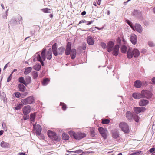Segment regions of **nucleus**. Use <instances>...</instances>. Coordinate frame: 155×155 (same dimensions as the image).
Here are the masks:
<instances>
[{
	"label": "nucleus",
	"mask_w": 155,
	"mask_h": 155,
	"mask_svg": "<svg viewBox=\"0 0 155 155\" xmlns=\"http://www.w3.org/2000/svg\"><path fill=\"white\" fill-rule=\"evenodd\" d=\"M18 87L19 88V90L21 91L24 92L25 90L26 87L24 85L22 84H19Z\"/></svg>",
	"instance_id": "obj_22"
},
{
	"label": "nucleus",
	"mask_w": 155,
	"mask_h": 155,
	"mask_svg": "<svg viewBox=\"0 0 155 155\" xmlns=\"http://www.w3.org/2000/svg\"><path fill=\"white\" fill-rule=\"evenodd\" d=\"M1 147L5 148H8L9 147V144L8 143L4 141H2L0 144Z\"/></svg>",
	"instance_id": "obj_20"
},
{
	"label": "nucleus",
	"mask_w": 155,
	"mask_h": 155,
	"mask_svg": "<svg viewBox=\"0 0 155 155\" xmlns=\"http://www.w3.org/2000/svg\"><path fill=\"white\" fill-rule=\"evenodd\" d=\"M48 137L53 140L59 141L60 140V137L59 136L57 135L56 133L53 131L49 130L48 131Z\"/></svg>",
	"instance_id": "obj_5"
},
{
	"label": "nucleus",
	"mask_w": 155,
	"mask_h": 155,
	"mask_svg": "<svg viewBox=\"0 0 155 155\" xmlns=\"http://www.w3.org/2000/svg\"><path fill=\"white\" fill-rule=\"evenodd\" d=\"M97 0V3L99 5H100V2H101V0Z\"/></svg>",
	"instance_id": "obj_62"
},
{
	"label": "nucleus",
	"mask_w": 155,
	"mask_h": 155,
	"mask_svg": "<svg viewBox=\"0 0 155 155\" xmlns=\"http://www.w3.org/2000/svg\"><path fill=\"white\" fill-rule=\"evenodd\" d=\"M21 101L24 105L31 104L34 103L35 99L33 96H30L26 98L21 99Z\"/></svg>",
	"instance_id": "obj_6"
},
{
	"label": "nucleus",
	"mask_w": 155,
	"mask_h": 155,
	"mask_svg": "<svg viewBox=\"0 0 155 155\" xmlns=\"http://www.w3.org/2000/svg\"><path fill=\"white\" fill-rule=\"evenodd\" d=\"M130 26V27L134 30V27L133 25H132V24L131 23V24H129V25Z\"/></svg>",
	"instance_id": "obj_56"
},
{
	"label": "nucleus",
	"mask_w": 155,
	"mask_h": 155,
	"mask_svg": "<svg viewBox=\"0 0 155 155\" xmlns=\"http://www.w3.org/2000/svg\"><path fill=\"white\" fill-rule=\"evenodd\" d=\"M50 80L48 78L44 79L42 81V84L43 86H46L49 82Z\"/></svg>",
	"instance_id": "obj_27"
},
{
	"label": "nucleus",
	"mask_w": 155,
	"mask_h": 155,
	"mask_svg": "<svg viewBox=\"0 0 155 155\" xmlns=\"http://www.w3.org/2000/svg\"><path fill=\"white\" fill-rule=\"evenodd\" d=\"M9 63H7L5 65V66L4 67V70H5V69H6L7 67V65L8 64H9Z\"/></svg>",
	"instance_id": "obj_59"
},
{
	"label": "nucleus",
	"mask_w": 155,
	"mask_h": 155,
	"mask_svg": "<svg viewBox=\"0 0 155 155\" xmlns=\"http://www.w3.org/2000/svg\"><path fill=\"white\" fill-rule=\"evenodd\" d=\"M98 130L104 139H106L107 138L108 133L107 129L100 127L98 128Z\"/></svg>",
	"instance_id": "obj_9"
},
{
	"label": "nucleus",
	"mask_w": 155,
	"mask_h": 155,
	"mask_svg": "<svg viewBox=\"0 0 155 155\" xmlns=\"http://www.w3.org/2000/svg\"><path fill=\"white\" fill-rule=\"evenodd\" d=\"M119 127L121 130L125 133H128L129 130L128 125L125 122H122L119 124Z\"/></svg>",
	"instance_id": "obj_8"
},
{
	"label": "nucleus",
	"mask_w": 155,
	"mask_h": 155,
	"mask_svg": "<svg viewBox=\"0 0 155 155\" xmlns=\"http://www.w3.org/2000/svg\"><path fill=\"white\" fill-rule=\"evenodd\" d=\"M19 155H25V153L21 152L19 153Z\"/></svg>",
	"instance_id": "obj_61"
},
{
	"label": "nucleus",
	"mask_w": 155,
	"mask_h": 155,
	"mask_svg": "<svg viewBox=\"0 0 155 155\" xmlns=\"http://www.w3.org/2000/svg\"><path fill=\"white\" fill-rule=\"evenodd\" d=\"M91 135L92 137H94L95 135V131L93 129H91L90 130Z\"/></svg>",
	"instance_id": "obj_43"
},
{
	"label": "nucleus",
	"mask_w": 155,
	"mask_h": 155,
	"mask_svg": "<svg viewBox=\"0 0 155 155\" xmlns=\"http://www.w3.org/2000/svg\"><path fill=\"white\" fill-rule=\"evenodd\" d=\"M82 48L83 50H85L86 49V47L85 46H83L82 47Z\"/></svg>",
	"instance_id": "obj_64"
},
{
	"label": "nucleus",
	"mask_w": 155,
	"mask_h": 155,
	"mask_svg": "<svg viewBox=\"0 0 155 155\" xmlns=\"http://www.w3.org/2000/svg\"><path fill=\"white\" fill-rule=\"evenodd\" d=\"M35 117V113L31 114L30 115V119L31 121L34 122Z\"/></svg>",
	"instance_id": "obj_36"
},
{
	"label": "nucleus",
	"mask_w": 155,
	"mask_h": 155,
	"mask_svg": "<svg viewBox=\"0 0 155 155\" xmlns=\"http://www.w3.org/2000/svg\"><path fill=\"white\" fill-rule=\"evenodd\" d=\"M112 136L114 139H116L119 137V132L118 130L114 129L111 131Z\"/></svg>",
	"instance_id": "obj_13"
},
{
	"label": "nucleus",
	"mask_w": 155,
	"mask_h": 155,
	"mask_svg": "<svg viewBox=\"0 0 155 155\" xmlns=\"http://www.w3.org/2000/svg\"><path fill=\"white\" fill-rule=\"evenodd\" d=\"M52 50L51 48H49L47 51L46 57L48 60H50L52 57Z\"/></svg>",
	"instance_id": "obj_15"
},
{
	"label": "nucleus",
	"mask_w": 155,
	"mask_h": 155,
	"mask_svg": "<svg viewBox=\"0 0 155 155\" xmlns=\"http://www.w3.org/2000/svg\"><path fill=\"white\" fill-rule=\"evenodd\" d=\"M133 118L134 119L135 121L136 122H138L139 121V117L137 115L134 114Z\"/></svg>",
	"instance_id": "obj_37"
},
{
	"label": "nucleus",
	"mask_w": 155,
	"mask_h": 155,
	"mask_svg": "<svg viewBox=\"0 0 155 155\" xmlns=\"http://www.w3.org/2000/svg\"><path fill=\"white\" fill-rule=\"evenodd\" d=\"M130 41L134 45H135L137 41V36L135 34H131L130 36Z\"/></svg>",
	"instance_id": "obj_11"
},
{
	"label": "nucleus",
	"mask_w": 155,
	"mask_h": 155,
	"mask_svg": "<svg viewBox=\"0 0 155 155\" xmlns=\"http://www.w3.org/2000/svg\"><path fill=\"white\" fill-rule=\"evenodd\" d=\"M86 14V12L85 11H83L81 13L82 15H84Z\"/></svg>",
	"instance_id": "obj_58"
},
{
	"label": "nucleus",
	"mask_w": 155,
	"mask_h": 155,
	"mask_svg": "<svg viewBox=\"0 0 155 155\" xmlns=\"http://www.w3.org/2000/svg\"><path fill=\"white\" fill-rule=\"evenodd\" d=\"M134 30H136L139 33L142 32V29L141 26L138 24H135L134 26Z\"/></svg>",
	"instance_id": "obj_17"
},
{
	"label": "nucleus",
	"mask_w": 155,
	"mask_h": 155,
	"mask_svg": "<svg viewBox=\"0 0 155 155\" xmlns=\"http://www.w3.org/2000/svg\"><path fill=\"white\" fill-rule=\"evenodd\" d=\"M130 26V27L134 30V27L133 25H132V24L131 23V24H129V25Z\"/></svg>",
	"instance_id": "obj_57"
},
{
	"label": "nucleus",
	"mask_w": 155,
	"mask_h": 155,
	"mask_svg": "<svg viewBox=\"0 0 155 155\" xmlns=\"http://www.w3.org/2000/svg\"><path fill=\"white\" fill-rule=\"evenodd\" d=\"M93 21H87V25H90L91 24V23H92L93 22Z\"/></svg>",
	"instance_id": "obj_53"
},
{
	"label": "nucleus",
	"mask_w": 155,
	"mask_h": 155,
	"mask_svg": "<svg viewBox=\"0 0 155 155\" xmlns=\"http://www.w3.org/2000/svg\"><path fill=\"white\" fill-rule=\"evenodd\" d=\"M23 106L22 104L21 103L17 105L15 107V109L16 110H19Z\"/></svg>",
	"instance_id": "obj_38"
},
{
	"label": "nucleus",
	"mask_w": 155,
	"mask_h": 155,
	"mask_svg": "<svg viewBox=\"0 0 155 155\" xmlns=\"http://www.w3.org/2000/svg\"><path fill=\"white\" fill-rule=\"evenodd\" d=\"M142 154L143 153L142 151H137L132 153V155H142Z\"/></svg>",
	"instance_id": "obj_35"
},
{
	"label": "nucleus",
	"mask_w": 155,
	"mask_h": 155,
	"mask_svg": "<svg viewBox=\"0 0 155 155\" xmlns=\"http://www.w3.org/2000/svg\"><path fill=\"white\" fill-rule=\"evenodd\" d=\"M87 43L90 45H92L94 44V40L91 36H88L87 38Z\"/></svg>",
	"instance_id": "obj_18"
},
{
	"label": "nucleus",
	"mask_w": 155,
	"mask_h": 155,
	"mask_svg": "<svg viewBox=\"0 0 155 155\" xmlns=\"http://www.w3.org/2000/svg\"><path fill=\"white\" fill-rule=\"evenodd\" d=\"M60 105L62 106V108L64 110H65L66 108V104L62 102H61Z\"/></svg>",
	"instance_id": "obj_41"
},
{
	"label": "nucleus",
	"mask_w": 155,
	"mask_h": 155,
	"mask_svg": "<svg viewBox=\"0 0 155 155\" xmlns=\"http://www.w3.org/2000/svg\"><path fill=\"white\" fill-rule=\"evenodd\" d=\"M87 23V21H85V20H82L79 23V24H81V23Z\"/></svg>",
	"instance_id": "obj_52"
},
{
	"label": "nucleus",
	"mask_w": 155,
	"mask_h": 155,
	"mask_svg": "<svg viewBox=\"0 0 155 155\" xmlns=\"http://www.w3.org/2000/svg\"><path fill=\"white\" fill-rule=\"evenodd\" d=\"M33 127L34 130L35 131L36 134L37 135H40L41 130V126L39 124L37 125L34 124Z\"/></svg>",
	"instance_id": "obj_10"
},
{
	"label": "nucleus",
	"mask_w": 155,
	"mask_h": 155,
	"mask_svg": "<svg viewBox=\"0 0 155 155\" xmlns=\"http://www.w3.org/2000/svg\"><path fill=\"white\" fill-rule=\"evenodd\" d=\"M1 7H2V9H5V8H4V5H3V4H1Z\"/></svg>",
	"instance_id": "obj_63"
},
{
	"label": "nucleus",
	"mask_w": 155,
	"mask_h": 155,
	"mask_svg": "<svg viewBox=\"0 0 155 155\" xmlns=\"http://www.w3.org/2000/svg\"><path fill=\"white\" fill-rule=\"evenodd\" d=\"M67 48L70 49L71 48V43L70 42H68L67 45Z\"/></svg>",
	"instance_id": "obj_47"
},
{
	"label": "nucleus",
	"mask_w": 155,
	"mask_h": 155,
	"mask_svg": "<svg viewBox=\"0 0 155 155\" xmlns=\"http://www.w3.org/2000/svg\"><path fill=\"white\" fill-rule=\"evenodd\" d=\"M14 94L17 98H19L21 95L20 93L18 92H15Z\"/></svg>",
	"instance_id": "obj_45"
},
{
	"label": "nucleus",
	"mask_w": 155,
	"mask_h": 155,
	"mask_svg": "<svg viewBox=\"0 0 155 155\" xmlns=\"http://www.w3.org/2000/svg\"><path fill=\"white\" fill-rule=\"evenodd\" d=\"M39 52H37L36 54V56H37V60L39 62H40L42 66H44V63L43 62L44 60L41 59V57L39 54H38Z\"/></svg>",
	"instance_id": "obj_23"
},
{
	"label": "nucleus",
	"mask_w": 155,
	"mask_h": 155,
	"mask_svg": "<svg viewBox=\"0 0 155 155\" xmlns=\"http://www.w3.org/2000/svg\"><path fill=\"white\" fill-rule=\"evenodd\" d=\"M41 11L45 13H50L51 12V10L49 8H44L41 9Z\"/></svg>",
	"instance_id": "obj_31"
},
{
	"label": "nucleus",
	"mask_w": 155,
	"mask_h": 155,
	"mask_svg": "<svg viewBox=\"0 0 155 155\" xmlns=\"http://www.w3.org/2000/svg\"><path fill=\"white\" fill-rule=\"evenodd\" d=\"M69 137L68 134L65 133H64L62 134V138L64 140H68L69 139Z\"/></svg>",
	"instance_id": "obj_30"
},
{
	"label": "nucleus",
	"mask_w": 155,
	"mask_h": 155,
	"mask_svg": "<svg viewBox=\"0 0 155 155\" xmlns=\"http://www.w3.org/2000/svg\"><path fill=\"white\" fill-rule=\"evenodd\" d=\"M126 117L129 120H132L134 115L130 111H127L126 114Z\"/></svg>",
	"instance_id": "obj_21"
},
{
	"label": "nucleus",
	"mask_w": 155,
	"mask_h": 155,
	"mask_svg": "<svg viewBox=\"0 0 155 155\" xmlns=\"http://www.w3.org/2000/svg\"><path fill=\"white\" fill-rule=\"evenodd\" d=\"M152 81L153 84H155V77L152 78Z\"/></svg>",
	"instance_id": "obj_55"
},
{
	"label": "nucleus",
	"mask_w": 155,
	"mask_h": 155,
	"mask_svg": "<svg viewBox=\"0 0 155 155\" xmlns=\"http://www.w3.org/2000/svg\"><path fill=\"white\" fill-rule=\"evenodd\" d=\"M148 45L150 47H152L154 46L153 43L151 41H149L148 42Z\"/></svg>",
	"instance_id": "obj_49"
},
{
	"label": "nucleus",
	"mask_w": 155,
	"mask_h": 155,
	"mask_svg": "<svg viewBox=\"0 0 155 155\" xmlns=\"http://www.w3.org/2000/svg\"><path fill=\"white\" fill-rule=\"evenodd\" d=\"M29 118V115H25L23 117V118L24 120L28 119Z\"/></svg>",
	"instance_id": "obj_50"
},
{
	"label": "nucleus",
	"mask_w": 155,
	"mask_h": 155,
	"mask_svg": "<svg viewBox=\"0 0 155 155\" xmlns=\"http://www.w3.org/2000/svg\"><path fill=\"white\" fill-rule=\"evenodd\" d=\"M140 54V52L138 49L130 48L128 51L127 57L130 59L131 58L133 57L137 58L139 56Z\"/></svg>",
	"instance_id": "obj_2"
},
{
	"label": "nucleus",
	"mask_w": 155,
	"mask_h": 155,
	"mask_svg": "<svg viewBox=\"0 0 155 155\" xmlns=\"http://www.w3.org/2000/svg\"><path fill=\"white\" fill-rule=\"evenodd\" d=\"M71 49L66 48L65 50V54L66 55H68L70 54Z\"/></svg>",
	"instance_id": "obj_44"
},
{
	"label": "nucleus",
	"mask_w": 155,
	"mask_h": 155,
	"mask_svg": "<svg viewBox=\"0 0 155 155\" xmlns=\"http://www.w3.org/2000/svg\"><path fill=\"white\" fill-rule=\"evenodd\" d=\"M152 96L151 92L149 91H146V98L150 99Z\"/></svg>",
	"instance_id": "obj_26"
},
{
	"label": "nucleus",
	"mask_w": 155,
	"mask_h": 155,
	"mask_svg": "<svg viewBox=\"0 0 155 155\" xmlns=\"http://www.w3.org/2000/svg\"><path fill=\"white\" fill-rule=\"evenodd\" d=\"M155 150V148H152L149 150V152L150 153H152Z\"/></svg>",
	"instance_id": "obj_51"
},
{
	"label": "nucleus",
	"mask_w": 155,
	"mask_h": 155,
	"mask_svg": "<svg viewBox=\"0 0 155 155\" xmlns=\"http://www.w3.org/2000/svg\"><path fill=\"white\" fill-rule=\"evenodd\" d=\"M76 50L75 49H72L71 50V58L72 59H74L76 57Z\"/></svg>",
	"instance_id": "obj_25"
},
{
	"label": "nucleus",
	"mask_w": 155,
	"mask_h": 155,
	"mask_svg": "<svg viewBox=\"0 0 155 155\" xmlns=\"http://www.w3.org/2000/svg\"><path fill=\"white\" fill-rule=\"evenodd\" d=\"M18 81L20 83L23 84L25 85V81L23 77H20L18 79Z\"/></svg>",
	"instance_id": "obj_32"
},
{
	"label": "nucleus",
	"mask_w": 155,
	"mask_h": 155,
	"mask_svg": "<svg viewBox=\"0 0 155 155\" xmlns=\"http://www.w3.org/2000/svg\"><path fill=\"white\" fill-rule=\"evenodd\" d=\"M46 51V49L44 48L43 49L42 51L41 54V55H40L41 57V59L42 60L45 61L46 59V54L45 52Z\"/></svg>",
	"instance_id": "obj_19"
},
{
	"label": "nucleus",
	"mask_w": 155,
	"mask_h": 155,
	"mask_svg": "<svg viewBox=\"0 0 155 155\" xmlns=\"http://www.w3.org/2000/svg\"><path fill=\"white\" fill-rule=\"evenodd\" d=\"M4 133V131L3 130H1L0 131V136L2 135Z\"/></svg>",
	"instance_id": "obj_60"
},
{
	"label": "nucleus",
	"mask_w": 155,
	"mask_h": 155,
	"mask_svg": "<svg viewBox=\"0 0 155 155\" xmlns=\"http://www.w3.org/2000/svg\"><path fill=\"white\" fill-rule=\"evenodd\" d=\"M52 50L54 54L57 56L58 55H61L65 50V48L61 47L57 49L56 43H55L52 46Z\"/></svg>",
	"instance_id": "obj_3"
},
{
	"label": "nucleus",
	"mask_w": 155,
	"mask_h": 155,
	"mask_svg": "<svg viewBox=\"0 0 155 155\" xmlns=\"http://www.w3.org/2000/svg\"><path fill=\"white\" fill-rule=\"evenodd\" d=\"M32 68L31 67H27L25 68L24 74L27 75L30 73L32 70Z\"/></svg>",
	"instance_id": "obj_24"
},
{
	"label": "nucleus",
	"mask_w": 155,
	"mask_h": 155,
	"mask_svg": "<svg viewBox=\"0 0 155 155\" xmlns=\"http://www.w3.org/2000/svg\"><path fill=\"white\" fill-rule=\"evenodd\" d=\"M31 111V107L30 106L27 105L25 106L23 109V113L25 115H27Z\"/></svg>",
	"instance_id": "obj_14"
},
{
	"label": "nucleus",
	"mask_w": 155,
	"mask_h": 155,
	"mask_svg": "<svg viewBox=\"0 0 155 155\" xmlns=\"http://www.w3.org/2000/svg\"><path fill=\"white\" fill-rule=\"evenodd\" d=\"M69 134L71 137H73L77 140L81 139L85 137L86 136V134L84 133L80 132L76 133L72 131H69Z\"/></svg>",
	"instance_id": "obj_4"
},
{
	"label": "nucleus",
	"mask_w": 155,
	"mask_h": 155,
	"mask_svg": "<svg viewBox=\"0 0 155 155\" xmlns=\"http://www.w3.org/2000/svg\"><path fill=\"white\" fill-rule=\"evenodd\" d=\"M100 45L103 48H107V45L104 42H101V43Z\"/></svg>",
	"instance_id": "obj_42"
},
{
	"label": "nucleus",
	"mask_w": 155,
	"mask_h": 155,
	"mask_svg": "<svg viewBox=\"0 0 155 155\" xmlns=\"http://www.w3.org/2000/svg\"><path fill=\"white\" fill-rule=\"evenodd\" d=\"M119 46L118 45H114V44L112 41H110L107 43V50L109 52H112L113 55L117 56L118 54Z\"/></svg>",
	"instance_id": "obj_1"
},
{
	"label": "nucleus",
	"mask_w": 155,
	"mask_h": 155,
	"mask_svg": "<svg viewBox=\"0 0 155 155\" xmlns=\"http://www.w3.org/2000/svg\"><path fill=\"white\" fill-rule=\"evenodd\" d=\"M145 91L143 90L141 92V93H134L132 94L133 97L136 99H139L145 97Z\"/></svg>",
	"instance_id": "obj_7"
},
{
	"label": "nucleus",
	"mask_w": 155,
	"mask_h": 155,
	"mask_svg": "<svg viewBox=\"0 0 155 155\" xmlns=\"http://www.w3.org/2000/svg\"><path fill=\"white\" fill-rule=\"evenodd\" d=\"M32 74L33 78L34 79L36 78L38 76V74L37 72L36 71L33 72L32 73Z\"/></svg>",
	"instance_id": "obj_40"
},
{
	"label": "nucleus",
	"mask_w": 155,
	"mask_h": 155,
	"mask_svg": "<svg viewBox=\"0 0 155 155\" xmlns=\"http://www.w3.org/2000/svg\"><path fill=\"white\" fill-rule=\"evenodd\" d=\"M25 85L26 86L27 84H29L31 81V78L29 76H27L25 79Z\"/></svg>",
	"instance_id": "obj_29"
},
{
	"label": "nucleus",
	"mask_w": 155,
	"mask_h": 155,
	"mask_svg": "<svg viewBox=\"0 0 155 155\" xmlns=\"http://www.w3.org/2000/svg\"><path fill=\"white\" fill-rule=\"evenodd\" d=\"M139 105L141 106H145V100H141L139 103Z\"/></svg>",
	"instance_id": "obj_33"
},
{
	"label": "nucleus",
	"mask_w": 155,
	"mask_h": 155,
	"mask_svg": "<svg viewBox=\"0 0 155 155\" xmlns=\"http://www.w3.org/2000/svg\"><path fill=\"white\" fill-rule=\"evenodd\" d=\"M83 152V151L81 150H77L76 151H73V152L76 153H80Z\"/></svg>",
	"instance_id": "obj_46"
},
{
	"label": "nucleus",
	"mask_w": 155,
	"mask_h": 155,
	"mask_svg": "<svg viewBox=\"0 0 155 155\" xmlns=\"http://www.w3.org/2000/svg\"><path fill=\"white\" fill-rule=\"evenodd\" d=\"M143 83L142 82L139 80H137L134 82V86L136 88H139L141 87Z\"/></svg>",
	"instance_id": "obj_16"
},
{
	"label": "nucleus",
	"mask_w": 155,
	"mask_h": 155,
	"mask_svg": "<svg viewBox=\"0 0 155 155\" xmlns=\"http://www.w3.org/2000/svg\"><path fill=\"white\" fill-rule=\"evenodd\" d=\"M110 122V120L108 119L103 120L102 121V123L103 124H107Z\"/></svg>",
	"instance_id": "obj_39"
},
{
	"label": "nucleus",
	"mask_w": 155,
	"mask_h": 155,
	"mask_svg": "<svg viewBox=\"0 0 155 155\" xmlns=\"http://www.w3.org/2000/svg\"><path fill=\"white\" fill-rule=\"evenodd\" d=\"M127 50V47L124 45L122 46L121 47V50L122 52L125 53L126 52Z\"/></svg>",
	"instance_id": "obj_34"
},
{
	"label": "nucleus",
	"mask_w": 155,
	"mask_h": 155,
	"mask_svg": "<svg viewBox=\"0 0 155 155\" xmlns=\"http://www.w3.org/2000/svg\"><path fill=\"white\" fill-rule=\"evenodd\" d=\"M13 74V72H12L11 74L9 75V77L7 79V82H9L11 80L12 78V75Z\"/></svg>",
	"instance_id": "obj_48"
},
{
	"label": "nucleus",
	"mask_w": 155,
	"mask_h": 155,
	"mask_svg": "<svg viewBox=\"0 0 155 155\" xmlns=\"http://www.w3.org/2000/svg\"><path fill=\"white\" fill-rule=\"evenodd\" d=\"M2 126L3 128L5 130V127L6 126L5 124L4 123H2Z\"/></svg>",
	"instance_id": "obj_54"
},
{
	"label": "nucleus",
	"mask_w": 155,
	"mask_h": 155,
	"mask_svg": "<svg viewBox=\"0 0 155 155\" xmlns=\"http://www.w3.org/2000/svg\"><path fill=\"white\" fill-rule=\"evenodd\" d=\"M41 66L40 64H38L34 65L33 67V69L37 71H39L41 68Z\"/></svg>",
	"instance_id": "obj_28"
},
{
	"label": "nucleus",
	"mask_w": 155,
	"mask_h": 155,
	"mask_svg": "<svg viewBox=\"0 0 155 155\" xmlns=\"http://www.w3.org/2000/svg\"><path fill=\"white\" fill-rule=\"evenodd\" d=\"M134 112L137 114L144 112L145 110L144 107H135L134 108Z\"/></svg>",
	"instance_id": "obj_12"
}]
</instances>
